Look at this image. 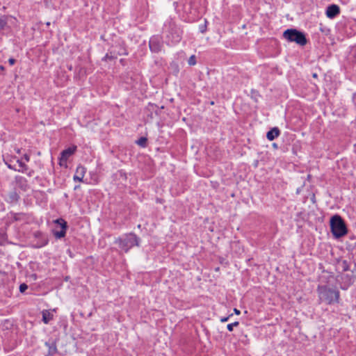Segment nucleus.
<instances>
[{
  "label": "nucleus",
  "mask_w": 356,
  "mask_h": 356,
  "mask_svg": "<svg viewBox=\"0 0 356 356\" xmlns=\"http://www.w3.org/2000/svg\"><path fill=\"white\" fill-rule=\"evenodd\" d=\"M326 15L328 18L332 19L339 13V7L337 5H331L327 8Z\"/></svg>",
  "instance_id": "nucleus-12"
},
{
  "label": "nucleus",
  "mask_w": 356,
  "mask_h": 356,
  "mask_svg": "<svg viewBox=\"0 0 356 356\" xmlns=\"http://www.w3.org/2000/svg\"><path fill=\"white\" fill-rule=\"evenodd\" d=\"M280 131L277 127H274L267 132L266 137L269 140H273L279 136Z\"/></svg>",
  "instance_id": "nucleus-13"
},
{
  "label": "nucleus",
  "mask_w": 356,
  "mask_h": 356,
  "mask_svg": "<svg viewBox=\"0 0 356 356\" xmlns=\"http://www.w3.org/2000/svg\"><path fill=\"white\" fill-rule=\"evenodd\" d=\"M239 323L238 321H236L232 323H229L227 325V328L229 332H232L234 329V327L238 326Z\"/></svg>",
  "instance_id": "nucleus-18"
},
{
  "label": "nucleus",
  "mask_w": 356,
  "mask_h": 356,
  "mask_svg": "<svg viewBox=\"0 0 356 356\" xmlns=\"http://www.w3.org/2000/svg\"><path fill=\"white\" fill-rule=\"evenodd\" d=\"M15 179L17 186L19 188H20L22 191H26L28 190V188H29V186L28 184V181L25 177H22V176H16Z\"/></svg>",
  "instance_id": "nucleus-10"
},
{
  "label": "nucleus",
  "mask_w": 356,
  "mask_h": 356,
  "mask_svg": "<svg viewBox=\"0 0 356 356\" xmlns=\"http://www.w3.org/2000/svg\"><path fill=\"white\" fill-rule=\"evenodd\" d=\"M47 243V238H45V239H44V243L42 244V245H46Z\"/></svg>",
  "instance_id": "nucleus-28"
},
{
  "label": "nucleus",
  "mask_w": 356,
  "mask_h": 356,
  "mask_svg": "<svg viewBox=\"0 0 356 356\" xmlns=\"http://www.w3.org/2000/svg\"><path fill=\"white\" fill-rule=\"evenodd\" d=\"M53 314L49 310H44L42 312V321L45 324H48L53 319Z\"/></svg>",
  "instance_id": "nucleus-15"
},
{
  "label": "nucleus",
  "mask_w": 356,
  "mask_h": 356,
  "mask_svg": "<svg viewBox=\"0 0 356 356\" xmlns=\"http://www.w3.org/2000/svg\"><path fill=\"white\" fill-rule=\"evenodd\" d=\"M139 241V238L136 234L130 233L119 237L116 239L115 243L118 244L120 248L127 252L133 247L138 246Z\"/></svg>",
  "instance_id": "nucleus-3"
},
{
  "label": "nucleus",
  "mask_w": 356,
  "mask_h": 356,
  "mask_svg": "<svg viewBox=\"0 0 356 356\" xmlns=\"http://www.w3.org/2000/svg\"><path fill=\"white\" fill-rule=\"evenodd\" d=\"M317 292L320 302H325L327 305L337 303L339 301L340 293L336 289L327 286H318Z\"/></svg>",
  "instance_id": "nucleus-1"
},
{
  "label": "nucleus",
  "mask_w": 356,
  "mask_h": 356,
  "mask_svg": "<svg viewBox=\"0 0 356 356\" xmlns=\"http://www.w3.org/2000/svg\"><path fill=\"white\" fill-rule=\"evenodd\" d=\"M199 30L201 33H204L207 30V24H202L199 26Z\"/></svg>",
  "instance_id": "nucleus-21"
},
{
  "label": "nucleus",
  "mask_w": 356,
  "mask_h": 356,
  "mask_svg": "<svg viewBox=\"0 0 356 356\" xmlns=\"http://www.w3.org/2000/svg\"><path fill=\"white\" fill-rule=\"evenodd\" d=\"M147 138L145 137H140L137 141H136V143L142 147H146V145H147Z\"/></svg>",
  "instance_id": "nucleus-17"
},
{
  "label": "nucleus",
  "mask_w": 356,
  "mask_h": 356,
  "mask_svg": "<svg viewBox=\"0 0 356 356\" xmlns=\"http://www.w3.org/2000/svg\"><path fill=\"white\" fill-rule=\"evenodd\" d=\"M234 312L237 315L240 314V313H241L240 311L236 308L234 309Z\"/></svg>",
  "instance_id": "nucleus-27"
},
{
  "label": "nucleus",
  "mask_w": 356,
  "mask_h": 356,
  "mask_svg": "<svg viewBox=\"0 0 356 356\" xmlns=\"http://www.w3.org/2000/svg\"><path fill=\"white\" fill-rule=\"evenodd\" d=\"M39 234H40V232H37V233H35V236H37L38 235H39Z\"/></svg>",
  "instance_id": "nucleus-29"
},
{
  "label": "nucleus",
  "mask_w": 356,
  "mask_h": 356,
  "mask_svg": "<svg viewBox=\"0 0 356 356\" xmlns=\"http://www.w3.org/2000/svg\"><path fill=\"white\" fill-rule=\"evenodd\" d=\"M19 196L18 193L14 190L9 192L4 196V200L10 204H15L18 202Z\"/></svg>",
  "instance_id": "nucleus-11"
},
{
  "label": "nucleus",
  "mask_w": 356,
  "mask_h": 356,
  "mask_svg": "<svg viewBox=\"0 0 356 356\" xmlns=\"http://www.w3.org/2000/svg\"><path fill=\"white\" fill-rule=\"evenodd\" d=\"M77 147L76 145H72L68 148L64 149L61 152L60 157H59V165L61 167L67 168V162L68 159L72 156L76 151Z\"/></svg>",
  "instance_id": "nucleus-6"
},
{
  "label": "nucleus",
  "mask_w": 356,
  "mask_h": 356,
  "mask_svg": "<svg viewBox=\"0 0 356 356\" xmlns=\"http://www.w3.org/2000/svg\"><path fill=\"white\" fill-rule=\"evenodd\" d=\"M106 58H108V54H106V56H105Z\"/></svg>",
  "instance_id": "nucleus-30"
},
{
  "label": "nucleus",
  "mask_w": 356,
  "mask_h": 356,
  "mask_svg": "<svg viewBox=\"0 0 356 356\" xmlns=\"http://www.w3.org/2000/svg\"><path fill=\"white\" fill-rule=\"evenodd\" d=\"M118 54H119V55H127V54H128V53H127V50H126L125 49H124V48H123V49H121V51H120L118 52Z\"/></svg>",
  "instance_id": "nucleus-23"
},
{
  "label": "nucleus",
  "mask_w": 356,
  "mask_h": 356,
  "mask_svg": "<svg viewBox=\"0 0 356 356\" xmlns=\"http://www.w3.org/2000/svg\"><path fill=\"white\" fill-rule=\"evenodd\" d=\"M243 29H245V24H243Z\"/></svg>",
  "instance_id": "nucleus-31"
},
{
  "label": "nucleus",
  "mask_w": 356,
  "mask_h": 356,
  "mask_svg": "<svg viewBox=\"0 0 356 356\" xmlns=\"http://www.w3.org/2000/svg\"><path fill=\"white\" fill-rule=\"evenodd\" d=\"M17 163H18L19 168L17 169L16 171L25 172L27 170V165L25 163H24L21 160L17 159Z\"/></svg>",
  "instance_id": "nucleus-16"
},
{
  "label": "nucleus",
  "mask_w": 356,
  "mask_h": 356,
  "mask_svg": "<svg viewBox=\"0 0 356 356\" xmlns=\"http://www.w3.org/2000/svg\"><path fill=\"white\" fill-rule=\"evenodd\" d=\"M16 60L13 58H10L8 59V63L10 65H13L15 63Z\"/></svg>",
  "instance_id": "nucleus-24"
},
{
  "label": "nucleus",
  "mask_w": 356,
  "mask_h": 356,
  "mask_svg": "<svg viewBox=\"0 0 356 356\" xmlns=\"http://www.w3.org/2000/svg\"><path fill=\"white\" fill-rule=\"evenodd\" d=\"M229 318V316H227V317H223V318H222L220 319V321H221V322H222V323L226 322V321H228Z\"/></svg>",
  "instance_id": "nucleus-26"
},
{
  "label": "nucleus",
  "mask_w": 356,
  "mask_h": 356,
  "mask_svg": "<svg viewBox=\"0 0 356 356\" xmlns=\"http://www.w3.org/2000/svg\"><path fill=\"white\" fill-rule=\"evenodd\" d=\"M86 172V168L83 165H78L76 169L73 179L75 181H83V179Z\"/></svg>",
  "instance_id": "nucleus-9"
},
{
  "label": "nucleus",
  "mask_w": 356,
  "mask_h": 356,
  "mask_svg": "<svg viewBox=\"0 0 356 356\" xmlns=\"http://www.w3.org/2000/svg\"><path fill=\"white\" fill-rule=\"evenodd\" d=\"M188 63L190 65H194L196 64V58H195V55H192L188 60Z\"/></svg>",
  "instance_id": "nucleus-19"
},
{
  "label": "nucleus",
  "mask_w": 356,
  "mask_h": 356,
  "mask_svg": "<svg viewBox=\"0 0 356 356\" xmlns=\"http://www.w3.org/2000/svg\"><path fill=\"white\" fill-rule=\"evenodd\" d=\"M56 224H58L60 227V231H55L54 232V235L56 238H61L64 237L66 234L67 225V222L63 218H58L54 220Z\"/></svg>",
  "instance_id": "nucleus-8"
},
{
  "label": "nucleus",
  "mask_w": 356,
  "mask_h": 356,
  "mask_svg": "<svg viewBox=\"0 0 356 356\" xmlns=\"http://www.w3.org/2000/svg\"><path fill=\"white\" fill-rule=\"evenodd\" d=\"M5 163L6 165L8 166V168L9 169H11V170H17V168H15L13 165H12L10 163H8L7 161H5Z\"/></svg>",
  "instance_id": "nucleus-22"
},
{
  "label": "nucleus",
  "mask_w": 356,
  "mask_h": 356,
  "mask_svg": "<svg viewBox=\"0 0 356 356\" xmlns=\"http://www.w3.org/2000/svg\"><path fill=\"white\" fill-rule=\"evenodd\" d=\"M149 47L152 52H160L163 47V41L159 35L152 36L149 40Z\"/></svg>",
  "instance_id": "nucleus-7"
},
{
  "label": "nucleus",
  "mask_w": 356,
  "mask_h": 356,
  "mask_svg": "<svg viewBox=\"0 0 356 356\" xmlns=\"http://www.w3.org/2000/svg\"><path fill=\"white\" fill-rule=\"evenodd\" d=\"M24 159H25L26 161L29 162L30 160V156H29V155L25 154L24 155Z\"/></svg>",
  "instance_id": "nucleus-25"
},
{
  "label": "nucleus",
  "mask_w": 356,
  "mask_h": 356,
  "mask_svg": "<svg viewBox=\"0 0 356 356\" xmlns=\"http://www.w3.org/2000/svg\"><path fill=\"white\" fill-rule=\"evenodd\" d=\"M27 289H28V286L24 283L21 284L19 286V291L21 293H24Z\"/></svg>",
  "instance_id": "nucleus-20"
},
{
  "label": "nucleus",
  "mask_w": 356,
  "mask_h": 356,
  "mask_svg": "<svg viewBox=\"0 0 356 356\" xmlns=\"http://www.w3.org/2000/svg\"><path fill=\"white\" fill-rule=\"evenodd\" d=\"M181 40V35L179 30L172 24L169 27L168 32L166 35V40L165 42L168 45H175L179 42Z\"/></svg>",
  "instance_id": "nucleus-5"
},
{
  "label": "nucleus",
  "mask_w": 356,
  "mask_h": 356,
  "mask_svg": "<svg viewBox=\"0 0 356 356\" xmlns=\"http://www.w3.org/2000/svg\"><path fill=\"white\" fill-rule=\"evenodd\" d=\"M45 346L48 348L49 355H53L56 353L57 348L56 343L54 341L45 342Z\"/></svg>",
  "instance_id": "nucleus-14"
},
{
  "label": "nucleus",
  "mask_w": 356,
  "mask_h": 356,
  "mask_svg": "<svg viewBox=\"0 0 356 356\" xmlns=\"http://www.w3.org/2000/svg\"><path fill=\"white\" fill-rule=\"evenodd\" d=\"M283 37L289 42H296L300 46H305L307 42L305 35L295 29H288L284 31Z\"/></svg>",
  "instance_id": "nucleus-4"
},
{
  "label": "nucleus",
  "mask_w": 356,
  "mask_h": 356,
  "mask_svg": "<svg viewBox=\"0 0 356 356\" xmlns=\"http://www.w3.org/2000/svg\"><path fill=\"white\" fill-rule=\"evenodd\" d=\"M330 229L332 234L336 238L343 236L348 232V229L343 220L337 214L333 216L330 218Z\"/></svg>",
  "instance_id": "nucleus-2"
}]
</instances>
